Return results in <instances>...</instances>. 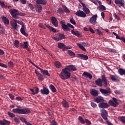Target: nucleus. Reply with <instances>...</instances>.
<instances>
[{
	"instance_id": "nucleus-1",
	"label": "nucleus",
	"mask_w": 125,
	"mask_h": 125,
	"mask_svg": "<svg viewBox=\"0 0 125 125\" xmlns=\"http://www.w3.org/2000/svg\"><path fill=\"white\" fill-rule=\"evenodd\" d=\"M12 112L14 114H18L19 115H28L31 113V110L28 108H16L13 109Z\"/></svg>"
},
{
	"instance_id": "nucleus-2",
	"label": "nucleus",
	"mask_w": 125,
	"mask_h": 125,
	"mask_svg": "<svg viewBox=\"0 0 125 125\" xmlns=\"http://www.w3.org/2000/svg\"><path fill=\"white\" fill-rule=\"evenodd\" d=\"M60 23L62 25V29L65 33L66 32H70V30H71L70 28L75 29V27H74L73 25L69 23H67V24H66V21H65L64 20L61 21Z\"/></svg>"
},
{
	"instance_id": "nucleus-3",
	"label": "nucleus",
	"mask_w": 125,
	"mask_h": 125,
	"mask_svg": "<svg viewBox=\"0 0 125 125\" xmlns=\"http://www.w3.org/2000/svg\"><path fill=\"white\" fill-rule=\"evenodd\" d=\"M60 77L61 78L62 80H68V79H70L71 77V73L66 70L65 68H63L60 75Z\"/></svg>"
},
{
	"instance_id": "nucleus-4",
	"label": "nucleus",
	"mask_w": 125,
	"mask_h": 125,
	"mask_svg": "<svg viewBox=\"0 0 125 125\" xmlns=\"http://www.w3.org/2000/svg\"><path fill=\"white\" fill-rule=\"evenodd\" d=\"M30 63L33 65V66H34V67H36V68H37V69H39V70H40L41 71L42 74L43 75V76H47V77H50V74L48 73V70H43L39 66L36 65L34 62H33L31 61H30Z\"/></svg>"
},
{
	"instance_id": "nucleus-5",
	"label": "nucleus",
	"mask_w": 125,
	"mask_h": 125,
	"mask_svg": "<svg viewBox=\"0 0 125 125\" xmlns=\"http://www.w3.org/2000/svg\"><path fill=\"white\" fill-rule=\"evenodd\" d=\"M108 103L112 107H117L120 105V103L118 102V100L116 98H112V100H109Z\"/></svg>"
},
{
	"instance_id": "nucleus-6",
	"label": "nucleus",
	"mask_w": 125,
	"mask_h": 125,
	"mask_svg": "<svg viewBox=\"0 0 125 125\" xmlns=\"http://www.w3.org/2000/svg\"><path fill=\"white\" fill-rule=\"evenodd\" d=\"M100 91L102 93V94H104L105 96H108L111 94V93H112V91L110 88H108L107 89L100 88Z\"/></svg>"
},
{
	"instance_id": "nucleus-7",
	"label": "nucleus",
	"mask_w": 125,
	"mask_h": 125,
	"mask_svg": "<svg viewBox=\"0 0 125 125\" xmlns=\"http://www.w3.org/2000/svg\"><path fill=\"white\" fill-rule=\"evenodd\" d=\"M64 69L68 72H75V71H77V68H76L75 65L73 64H70L66 66Z\"/></svg>"
},
{
	"instance_id": "nucleus-8",
	"label": "nucleus",
	"mask_w": 125,
	"mask_h": 125,
	"mask_svg": "<svg viewBox=\"0 0 125 125\" xmlns=\"http://www.w3.org/2000/svg\"><path fill=\"white\" fill-rule=\"evenodd\" d=\"M97 15H95L89 19V22L92 25H96V24H97Z\"/></svg>"
},
{
	"instance_id": "nucleus-9",
	"label": "nucleus",
	"mask_w": 125,
	"mask_h": 125,
	"mask_svg": "<svg viewBox=\"0 0 125 125\" xmlns=\"http://www.w3.org/2000/svg\"><path fill=\"white\" fill-rule=\"evenodd\" d=\"M40 92L41 94H42L43 95H48V94H49V89L46 87L43 86L42 89L40 90Z\"/></svg>"
},
{
	"instance_id": "nucleus-10",
	"label": "nucleus",
	"mask_w": 125,
	"mask_h": 125,
	"mask_svg": "<svg viewBox=\"0 0 125 125\" xmlns=\"http://www.w3.org/2000/svg\"><path fill=\"white\" fill-rule=\"evenodd\" d=\"M65 38V35L63 34H58L56 37H53V40L59 42Z\"/></svg>"
},
{
	"instance_id": "nucleus-11",
	"label": "nucleus",
	"mask_w": 125,
	"mask_h": 125,
	"mask_svg": "<svg viewBox=\"0 0 125 125\" xmlns=\"http://www.w3.org/2000/svg\"><path fill=\"white\" fill-rule=\"evenodd\" d=\"M51 21L52 25H53L54 27H56V28L58 27V21H57V19L55 17H52L51 18Z\"/></svg>"
},
{
	"instance_id": "nucleus-12",
	"label": "nucleus",
	"mask_w": 125,
	"mask_h": 125,
	"mask_svg": "<svg viewBox=\"0 0 125 125\" xmlns=\"http://www.w3.org/2000/svg\"><path fill=\"white\" fill-rule=\"evenodd\" d=\"M75 15H76V16H78L79 17H83V18H84V17H86V14L84 13L83 11H81V10L78 11L75 13Z\"/></svg>"
},
{
	"instance_id": "nucleus-13",
	"label": "nucleus",
	"mask_w": 125,
	"mask_h": 125,
	"mask_svg": "<svg viewBox=\"0 0 125 125\" xmlns=\"http://www.w3.org/2000/svg\"><path fill=\"white\" fill-rule=\"evenodd\" d=\"M101 116L105 121H107V120H108V112H107L106 110H103L102 112L101 113Z\"/></svg>"
},
{
	"instance_id": "nucleus-14",
	"label": "nucleus",
	"mask_w": 125,
	"mask_h": 125,
	"mask_svg": "<svg viewBox=\"0 0 125 125\" xmlns=\"http://www.w3.org/2000/svg\"><path fill=\"white\" fill-rule=\"evenodd\" d=\"M85 42H77V45H78V46H79V48H80L81 49H82V50H83V51H86V49H85V48H84V46H85Z\"/></svg>"
},
{
	"instance_id": "nucleus-15",
	"label": "nucleus",
	"mask_w": 125,
	"mask_h": 125,
	"mask_svg": "<svg viewBox=\"0 0 125 125\" xmlns=\"http://www.w3.org/2000/svg\"><path fill=\"white\" fill-rule=\"evenodd\" d=\"M77 57L79 58V59H81L82 60H87L88 59V56L86 55H83V54H77Z\"/></svg>"
},
{
	"instance_id": "nucleus-16",
	"label": "nucleus",
	"mask_w": 125,
	"mask_h": 125,
	"mask_svg": "<svg viewBox=\"0 0 125 125\" xmlns=\"http://www.w3.org/2000/svg\"><path fill=\"white\" fill-rule=\"evenodd\" d=\"M101 81L103 82V83H104V87H106V86H108V83H107V79H106V76H105V75H102Z\"/></svg>"
},
{
	"instance_id": "nucleus-17",
	"label": "nucleus",
	"mask_w": 125,
	"mask_h": 125,
	"mask_svg": "<svg viewBox=\"0 0 125 125\" xmlns=\"http://www.w3.org/2000/svg\"><path fill=\"white\" fill-rule=\"evenodd\" d=\"M109 104H108L106 103H104V102H102V103H100L99 104V108H104V109H107L108 108H109Z\"/></svg>"
},
{
	"instance_id": "nucleus-18",
	"label": "nucleus",
	"mask_w": 125,
	"mask_h": 125,
	"mask_svg": "<svg viewBox=\"0 0 125 125\" xmlns=\"http://www.w3.org/2000/svg\"><path fill=\"white\" fill-rule=\"evenodd\" d=\"M9 12L11 15L13 17L15 15H18V10L16 9H10L9 10Z\"/></svg>"
},
{
	"instance_id": "nucleus-19",
	"label": "nucleus",
	"mask_w": 125,
	"mask_h": 125,
	"mask_svg": "<svg viewBox=\"0 0 125 125\" xmlns=\"http://www.w3.org/2000/svg\"><path fill=\"white\" fill-rule=\"evenodd\" d=\"M35 74H36L37 77H38V80H39V81H43V80H44V79L43 78L42 75V74H41L40 72H39V71H38V70H35Z\"/></svg>"
},
{
	"instance_id": "nucleus-20",
	"label": "nucleus",
	"mask_w": 125,
	"mask_h": 125,
	"mask_svg": "<svg viewBox=\"0 0 125 125\" xmlns=\"http://www.w3.org/2000/svg\"><path fill=\"white\" fill-rule=\"evenodd\" d=\"M95 83L98 86H100V87L104 86V84L103 82H102V81L101 80V78H99L97 80H96Z\"/></svg>"
},
{
	"instance_id": "nucleus-21",
	"label": "nucleus",
	"mask_w": 125,
	"mask_h": 125,
	"mask_svg": "<svg viewBox=\"0 0 125 125\" xmlns=\"http://www.w3.org/2000/svg\"><path fill=\"white\" fill-rule=\"evenodd\" d=\"M62 104L63 108H65V109H68V108L70 107L69 103L67 102V101H66V100L63 99L62 101Z\"/></svg>"
},
{
	"instance_id": "nucleus-22",
	"label": "nucleus",
	"mask_w": 125,
	"mask_h": 125,
	"mask_svg": "<svg viewBox=\"0 0 125 125\" xmlns=\"http://www.w3.org/2000/svg\"><path fill=\"white\" fill-rule=\"evenodd\" d=\"M114 2L116 4H120L122 7L125 6V0H115Z\"/></svg>"
},
{
	"instance_id": "nucleus-23",
	"label": "nucleus",
	"mask_w": 125,
	"mask_h": 125,
	"mask_svg": "<svg viewBox=\"0 0 125 125\" xmlns=\"http://www.w3.org/2000/svg\"><path fill=\"white\" fill-rule=\"evenodd\" d=\"M0 125H10V121L6 119H3L0 121Z\"/></svg>"
},
{
	"instance_id": "nucleus-24",
	"label": "nucleus",
	"mask_w": 125,
	"mask_h": 125,
	"mask_svg": "<svg viewBox=\"0 0 125 125\" xmlns=\"http://www.w3.org/2000/svg\"><path fill=\"white\" fill-rule=\"evenodd\" d=\"M94 101L97 103H102V102H104V100L103 97L98 96L97 98L94 99Z\"/></svg>"
},
{
	"instance_id": "nucleus-25",
	"label": "nucleus",
	"mask_w": 125,
	"mask_h": 125,
	"mask_svg": "<svg viewBox=\"0 0 125 125\" xmlns=\"http://www.w3.org/2000/svg\"><path fill=\"white\" fill-rule=\"evenodd\" d=\"M20 46L21 47V48L27 49L29 46V43H28V42H24L23 43H20Z\"/></svg>"
},
{
	"instance_id": "nucleus-26",
	"label": "nucleus",
	"mask_w": 125,
	"mask_h": 125,
	"mask_svg": "<svg viewBox=\"0 0 125 125\" xmlns=\"http://www.w3.org/2000/svg\"><path fill=\"white\" fill-rule=\"evenodd\" d=\"M109 78L112 82H119V77L117 75H110Z\"/></svg>"
},
{
	"instance_id": "nucleus-27",
	"label": "nucleus",
	"mask_w": 125,
	"mask_h": 125,
	"mask_svg": "<svg viewBox=\"0 0 125 125\" xmlns=\"http://www.w3.org/2000/svg\"><path fill=\"white\" fill-rule=\"evenodd\" d=\"M36 3H37V4L45 5V4L47 3V1L46 0H36Z\"/></svg>"
},
{
	"instance_id": "nucleus-28",
	"label": "nucleus",
	"mask_w": 125,
	"mask_h": 125,
	"mask_svg": "<svg viewBox=\"0 0 125 125\" xmlns=\"http://www.w3.org/2000/svg\"><path fill=\"white\" fill-rule=\"evenodd\" d=\"M90 93L93 96H98V91L95 89H91L90 90Z\"/></svg>"
},
{
	"instance_id": "nucleus-29",
	"label": "nucleus",
	"mask_w": 125,
	"mask_h": 125,
	"mask_svg": "<svg viewBox=\"0 0 125 125\" xmlns=\"http://www.w3.org/2000/svg\"><path fill=\"white\" fill-rule=\"evenodd\" d=\"M83 77H86V78H88L90 80L92 79V75L87 72H84L83 74Z\"/></svg>"
},
{
	"instance_id": "nucleus-30",
	"label": "nucleus",
	"mask_w": 125,
	"mask_h": 125,
	"mask_svg": "<svg viewBox=\"0 0 125 125\" xmlns=\"http://www.w3.org/2000/svg\"><path fill=\"white\" fill-rule=\"evenodd\" d=\"M21 33L24 36H25V37H27L28 36V34L26 33V31H25V26L24 25H21Z\"/></svg>"
},
{
	"instance_id": "nucleus-31",
	"label": "nucleus",
	"mask_w": 125,
	"mask_h": 125,
	"mask_svg": "<svg viewBox=\"0 0 125 125\" xmlns=\"http://www.w3.org/2000/svg\"><path fill=\"white\" fill-rule=\"evenodd\" d=\"M2 19L3 20V22L5 25H9V20L8 19L6 18V17L3 16L2 18Z\"/></svg>"
},
{
	"instance_id": "nucleus-32",
	"label": "nucleus",
	"mask_w": 125,
	"mask_h": 125,
	"mask_svg": "<svg viewBox=\"0 0 125 125\" xmlns=\"http://www.w3.org/2000/svg\"><path fill=\"white\" fill-rule=\"evenodd\" d=\"M71 33L74 35V36H76V37H81V33H80V32L79 31H75L74 30H72L71 31Z\"/></svg>"
},
{
	"instance_id": "nucleus-33",
	"label": "nucleus",
	"mask_w": 125,
	"mask_h": 125,
	"mask_svg": "<svg viewBox=\"0 0 125 125\" xmlns=\"http://www.w3.org/2000/svg\"><path fill=\"white\" fill-rule=\"evenodd\" d=\"M46 27H47L51 32H53V33H56V32H57V30L52 26L47 25H46Z\"/></svg>"
},
{
	"instance_id": "nucleus-34",
	"label": "nucleus",
	"mask_w": 125,
	"mask_h": 125,
	"mask_svg": "<svg viewBox=\"0 0 125 125\" xmlns=\"http://www.w3.org/2000/svg\"><path fill=\"white\" fill-rule=\"evenodd\" d=\"M35 7L37 8L38 12H42V6L41 5L36 4L35 5Z\"/></svg>"
},
{
	"instance_id": "nucleus-35",
	"label": "nucleus",
	"mask_w": 125,
	"mask_h": 125,
	"mask_svg": "<svg viewBox=\"0 0 125 125\" xmlns=\"http://www.w3.org/2000/svg\"><path fill=\"white\" fill-rule=\"evenodd\" d=\"M50 89H51V91H52L53 92H56L57 90H56V88H55V87L54 86V85H52V84H50L49 86Z\"/></svg>"
},
{
	"instance_id": "nucleus-36",
	"label": "nucleus",
	"mask_w": 125,
	"mask_h": 125,
	"mask_svg": "<svg viewBox=\"0 0 125 125\" xmlns=\"http://www.w3.org/2000/svg\"><path fill=\"white\" fill-rule=\"evenodd\" d=\"M58 46L59 48H60L61 49H62V48H65V44L62 42L58 43Z\"/></svg>"
},
{
	"instance_id": "nucleus-37",
	"label": "nucleus",
	"mask_w": 125,
	"mask_h": 125,
	"mask_svg": "<svg viewBox=\"0 0 125 125\" xmlns=\"http://www.w3.org/2000/svg\"><path fill=\"white\" fill-rule=\"evenodd\" d=\"M55 66H56V68L58 69L61 68L62 65H61V63H60V62H56L54 63Z\"/></svg>"
},
{
	"instance_id": "nucleus-38",
	"label": "nucleus",
	"mask_w": 125,
	"mask_h": 125,
	"mask_svg": "<svg viewBox=\"0 0 125 125\" xmlns=\"http://www.w3.org/2000/svg\"><path fill=\"white\" fill-rule=\"evenodd\" d=\"M0 5L2 8H7V5H5V4L2 1H0Z\"/></svg>"
},
{
	"instance_id": "nucleus-39",
	"label": "nucleus",
	"mask_w": 125,
	"mask_h": 125,
	"mask_svg": "<svg viewBox=\"0 0 125 125\" xmlns=\"http://www.w3.org/2000/svg\"><path fill=\"white\" fill-rule=\"evenodd\" d=\"M20 44V42L18 40H15L14 42V45L15 46V47H17V48H18L19 47V45Z\"/></svg>"
},
{
	"instance_id": "nucleus-40",
	"label": "nucleus",
	"mask_w": 125,
	"mask_h": 125,
	"mask_svg": "<svg viewBox=\"0 0 125 125\" xmlns=\"http://www.w3.org/2000/svg\"><path fill=\"white\" fill-rule=\"evenodd\" d=\"M78 120L81 124H83V125H84L85 124V120H83V118L82 117V116H79L78 118Z\"/></svg>"
},
{
	"instance_id": "nucleus-41",
	"label": "nucleus",
	"mask_w": 125,
	"mask_h": 125,
	"mask_svg": "<svg viewBox=\"0 0 125 125\" xmlns=\"http://www.w3.org/2000/svg\"><path fill=\"white\" fill-rule=\"evenodd\" d=\"M67 53L70 55V56H72L73 57H75V56H76V54L71 50H68Z\"/></svg>"
},
{
	"instance_id": "nucleus-42",
	"label": "nucleus",
	"mask_w": 125,
	"mask_h": 125,
	"mask_svg": "<svg viewBox=\"0 0 125 125\" xmlns=\"http://www.w3.org/2000/svg\"><path fill=\"white\" fill-rule=\"evenodd\" d=\"M118 120H119L120 122H122V123L125 124V116H119Z\"/></svg>"
},
{
	"instance_id": "nucleus-43",
	"label": "nucleus",
	"mask_w": 125,
	"mask_h": 125,
	"mask_svg": "<svg viewBox=\"0 0 125 125\" xmlns=\"http://www.w3.org/2000/svg\"><path fill=\"white\" fill-rule=\"evenodd\" d=\"M7 115L9 116L10 118H15V114L13 113L10 112V111H8L7 112Z\"/></svg>"
},
{
	"instance_id": "nucleus-44",
	"label": "nucleus",
	"mask_w": 125,
	"mask_h": 125,
	"mask_svg": "<svg viewBox=\"0 0 125 125\" xmlns=\"http://www.w3.org/2000/svg\"><path fill=\"white\" fill-rule=\"evenodd\" d=\"M62 8H63V10L65 13H66L67 14L70 13V10H68V8L67 7H66V6H63Z\"/></svg>"
},
{
	"instance_id": "nucleus-45",
	"label": "nucleus",
	"mask_w": 125,
	"mask_h": 125,
	"mask_svg": "<svg viewBox=\"0 0 125 125\" xmlns=\"http://www.w3.org/2000/svg\"><path fill=\"white\" fill-rule=\"evenodd\" d=\"M57 13L59 14H62V13H64V10L62 7H60L58 9Z\"/></svg>"
},
{
	"instance_id": "nucleus-46",
	"label": "nucleus",
	"mask_w": 125,
	"mask_h": 125,
	"mask_svg": "<svg viewBox=\"0 0 125 125\" xmlns=\"http://www.w3.org/2000/svg\"><path fill=\"white\" fill-rule=\"evenodd\" d=\"M11 26L13 27V30H16V29H17V23H16V22L12 23Z\"/></svg>"
},
{
	"instance_id": "nucleus-47",
	"label": "nucleus",
	"mask_w": 125,
	"mask_h": 125,
	"mask_svg": "<svg viewBox=\"0 0 125 125\" xmlns=\"http://www.w3.org/2000/svg\"><path fill=\"white\" fill-rule=\"evenodd\" d=\"M34 94H37V93H39V90H40V89H39V87H35L34 88Z\"/></svg>"
},
{
	"instance_id": "nucleus-48",
	"label": "nucleus",
	"mask_w": 125,
	"mask_h": 125,
	"mask_svg": "<svg viewBox=\"0 0 125 125\" xmlns=\"http://www.w3.org/2000/svg\"><path fill=\"white\" fill-rule=\"evenodd\" d=\"M20 120H21V122H22V123H24V124L25 125L28 123L27 120H26V118H25L24 117H21Z\"/></svg>"
},
{
	"instance_id": "nucleus-49",
	"label": "nucleus",
	"mask_w": 125,
	"mask_h": 125,
	"mask_svg": "<svg viewBox=\"0 0 125 125\" xmlns=\"http://www.w3.org/2000/svg\"><path fill=\"white\" fill-rule=\"evenodd\" d=\"M8 65L10 68H13L14 64H13V62L10 61L8 62Z\"/></svg>"
},
{
	"instance_id": "nucleus-50",
	"label": "nucleus",
	"mask_w": 125,
	"mask_h": 125,
	"mask_svg": "<svg viewBox=\"0 0 125 125\" xmlns=\"http://www.w3.org/2000/svg\"><path fill=\"white\" fill-rule=\"evenodd\" d=\"M70 22L71 23V24H73V25H76L77 24L73 18L70 19Z\"/></svg>"
},
{
	"instance_id": "nucleus-51",
	"label": "nucleus",
	"mask_w": 125,
	"mask_h": 125,
	"mask_svg": "<svg viewBox=\"0 0 125 125\" xmlns=\"http://www.w3.org/2000/svg\"><path fill=\"white\" fill-rule=\"evenodd\" d=\"M91 106L93 107V108H96L97 107V104L93 102H91Z\"/></svg>"
},
{
	"instance_id": "nucleus-52",
	"label": "nucleus",
	"mask_w": 125,
	"mask_h": 125,
	"mask_svg": "<svg viewBox=\"0 0 125 125\" xmlns=\"http://www.w3.org/2000/svg\"><path fill=\"white\" fill-rule=\"evenodd\" d=\"M114 17H115V19H117V20H120L121 18H120V17L118 15H117V14L114 13L113 14Z\"/></svg>"
},
{
	"instance_id": "nucleus-53",
	"label": "nucleus",
	"mask_w": 125,
	"mask_h": 125,
	"mask_svg": "<svg viewBox=\"0 0 125 125\" xmlns=\"http://www.w3.org/2000/svg\"><path fill=\"white\" fill-rule=\"evenodd\" d=\"M85 123L87 125H91V122H90V121L88 120V119H85Z\"/></svg>"
},
{
	"instance_id": "nucleus-54",
	"label": "nucleus",
	"mask_w": 125,
	"mask_h": 125,
	"mask_svg": "<svg viewBox=\"0 0 125 125\" xmlns=\"http://www.w3.org/2000/svg\"><path fill=\"white\" fill-rule=\"evenodd\" d=\"M0 67H2V68H7V65L4 63L0 62Z\"/></svg>"
},
{
	"instance_id": "nucleus-55",
	"label": "nucleus",
	"mask_w": 125,
	"mask_h": 125,
	"mask_svg": "<svg viewBox=\"0 0 125 125\" xmlns=\"http://www.w3.org/2000/svg\"><path fill=\"white\" fill-rule=\"evenodd\" d=\"M14 121L16 123V124H19L20 123V121H19V119L17 117H15L14 119Z\"/></svg>"
},
{
	"instance_id": "nucleus-56",
	"label": "nucleus",
	"mask_w": 125,
	"mask_h": 125,
	"mask_svg": "<svg viewBox=\"0 0 125 125\" xmlns=\"http://www.w3.org/2000/svg\"><path fill=\"white\" fill-rule=\"evenodd\" d=\"M100 9L102 10V11H104V10H106V7L103 5H101L100 6Z\"/></svg>"
},
{
	"instance_id": "nucleus-57",
	"label": "nucleus",
	"mask_w": 125,
	"mask_h": 125,
	"mask_svg": "<svg viewBox=\"0 0 125 125\" xmlns=\"http://www.w3.org/2000/svg\"><path fill=\"white\" fill-rule=\"evenodd\" d=\"M0 34H1V35H5V29H0Z\"/></svg>"
},
{
	"instance_id": "nucleus-58",
	"label": "nucleus",
	"mask_w": 125,
	"mask_h": 125,
	"mask_svg": "<svg viewBox=\"0 0 125 125\" xmlns=\"http://www.w3.org/2000/svg\"><path fill=\"white\" fill-rule=\"evenodd\" d=\"M95 31L97 34H98V35H102V32H101V31H100V30L96 29Z\"/></svg>"
},
{
	"instance_id": "nucleus-59",
	"label": "nucleus",
	"mask_w": 125,
	"mask_h": 125,
	"mask_svg": "<svg viewBox=\"0 0 125 125\" xmlns=\"http://www.w3.org/2000/svg\"><path fill=\"white\" fill-rule=\"evenodd\" d=\"M9 96L11 100H14V96L12 94H9Z\"/></svg>"
},
{
	"instance_id": "nucleus-60",
	"label": "nucleus",
	"mask_w": 125,
	"mask_h": 125,
	"mask_svg": "<svg viewBox=\"0 0 125 125\" xmlns=\"http://www.w3.org/2000/svg\"><path fill=\"white\" fill-rule=\"evenodd\" d=\"M18 15L20 16H25V13L18 12Z\"/></svg>"
},
{
	"instance_id": "nucleus-61",
	"label": "nucleus",
	"mask_w": 125,
	"mask_h": 125,
	"mask_svg": "<svg viewBox=\"0 0 125 125\" xmlns=\"http://www.w3.org/2000/svg\"><path fill=\"white\" fill-rule=\"evenodd\" d=\"M16 99L18 101H22V100H23V99L22 98H21V97H17L16 98Z\"/></svg>"
},
{
	"instance_id": "nucleus-62",
	"label": "nucleus",
	"mask_w": 125,
	"mask_h": 125,
	"mask_svg": "<svg viewBox=\"0 0 125 125\" xmlns=\"http://www.w3.org/2000/svg\"><path fill=\"white\" fill-rule=\"evenodd\" d=\"M40 28H42V29H45V26L42 25V23H40L39 25Z\"/></svg>"
},
{
	"instance_id": "nucleus-63",
	"label": "nucleus",
	"mask_w": 125,
	"mask_h": 125,
	"mask_svg": "<svg viewBox=\"0 0 125 125\" xmlns=\"http://www.w3.org/2000/svg\"><path fill=\"white\" fill-rule=\"evenodd\" d=\"M108 50H109V51H110V52H113V53L116 52V50H115L114 49L109 48L108 49Z\"/></svg>"
},
{
	"instance_id": "nucleus-64",
	"label": "nucleus",
	"mask_w": 125,
	"mask_h": 125,
	"mask_svg": "<svg viewBox=\"0 0 125 125\" xmlns=\"http://www.w3.org/2000/svg\"><path fill=\"white\" fill-rule=\"evenodd\" d=\"M86 10H85V12L86 14H89V12H90V11H89V9L88 8H86L85 9Z\"/></svg>"
}]
</instances>
